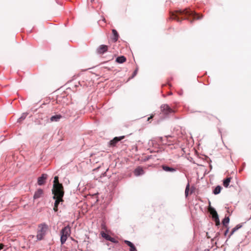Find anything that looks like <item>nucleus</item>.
Masks as SVG:
<instances>
[{
	"mask_svg": "<svg viewBox=\"0 0 251 251\" xmlns=\"http://www.w3.org/2000/svg\"><path fill=\"white\" fill-rule=\"evenodd\" d=\"M137 72H138V69L137 68V69H136L134 71V72H133V75H132V76L131 77V78H133V77H134V76L136 75V74H137Z\"/></svg>",
	"mask_w": 251,
	"mask_h": 251,
	"instance_id": "obj_26",
	"label": "nucleus"
},
{
	"mask_svg": "<svg viewBox=\"0 0 251 251\" xmlns=\"http://www.w3.org/2000/svg\"><path fill=\"white\" fill-rule=\"evenodd\" d=\"M231 177H226L225 180L223 181V185L227 188L229 184V183L231 181Z\"/></svg>",
	"mask_w": 251,
	"mask_h": 251,
	"instance_id": "obj_16",
	"label": "nucleus"
},
{
	"mask_svg": "<svg viewBox=\"0 0 251 251\" xmlns=\"http://www.w3.org/2000/svg\"><path fill=\"white\" fill-rule=\"evenodd\" d=\"M4 245L2 243H0V250L3 249V247H4Z\"/></svg>",
	"mask_w": 251,
	"mask_h": 251,
	"instance_id": "obj_27",
	"label": "nucleus"
},
{
	"mask_svg": "<svg viewBox=\"0 0 251 251\" xmlns=\"http://www.w3.org/2000/svg\"><path fill=\"white\" fill-rule=\"evenodd\" d=\"M100 234L102 237L106 239L107 240L110 241L112 242H115V239L111 237L110 235L105 233L104 232L102 231L101 232Z\"/></svg>",
	"mask_w": 251,
	"mask_h": 251,
	"instance_id": "obj_10",
	"label": "nucleus"
},
{
	"mask_svg": "<svg viewBox=\"0 0 251 251\" xmlns=\"http://www.w3.org/2000/svg\"><path fill=\"white\" fill-rule=\"evenodd\" d=\"M189 184L188 183L186 187L185 191V194L186 197H187L189 195Z\"/></svg>",
	"mask_w": 251,
	"mask_h": 251,
	"instance_id": "obj_24",
	"label": "nucleus"
},
{
	"mask_svg": "<svg viewBox=\"0 0 251 251\" xmlns=\"http://www.w3.org/2000/svg\"><path fill=\"white\" fill-rule=\"evenodd\" d=\"M228 232V229H227L226 230V231H225V235H226Z\"/></svg>",
	"mask_w": 251,
	"mask_h": 251,
	"instance_id": "obj_29",
	"label": "nucleus"
},
{
	"mask_svg": "<svg viewBox=\"0 0 251 251\" xmlns=\"http://www.w3.org/2000/svg\"><path fill=\"white\" fill-rule=\"evenodd\" d=\"M162 169H163V170H164L165 171H166V172H174L176 171V169H175L174 168L170 167H168L167 166H163Z\"/></svg>",
	"mask_w": 251,
	"mask_h": 251,
	"instance_id": "obj_18",
	"label": "nucleus"
},
{
	"mask_svg": "<svg viewBox=\"0 0 251 251\" xmlns=\"http://www.w3.org/2000/svg\"><path fill=\"white\" fill-rule=\"evenodd\" d=\"M48 229V226L45 223L41 224L38 225L37 235L36 236V240L38 241L43 240L45 236L46 232Z\"/></svg>",
	"mask_w": 251,
	"mask_h": 251,
	"instance_id": "obj_2",
	"label": "nucleus"
},
{
	"mask_svg": "<svg viewBox=\"0 0 251 251\" xmlns=\"http://www.w3.org/2000/svg\"><path fill=\"white\" fill-rule=\"evenodd\" d=\"M202 17V15H200L189 8L178 10L170 13V18L178 22L184 20H188L192 23L194 21L201 19Z\"/></svg>",
	"mask_w": 251,
	"mask_h": 251,
	"instance_id": "obj_1",
	"label": "nucleus"
},
{
	"mask_svg": "<svg viewBox=\"0 0 251 251\" xmlns=\"http://www.w3.org/2000/svg\"><path fill=\"white\" fill-rule=\"evenodd\" d=\"M208 211L209 212L210 214L212 215L213 219L214 218H217V217L218 216V215L216 211L215 210V209L214 208H213L211 206H209L208 208Z\"/></svg>",
	"mask_w": 251,
	"mask_h": 251,
	"instance_id": "obj_13",
	"label": "nucleus"
},
{
	"mask_svg": "<svg viewBox=\"0 0 251 251\" xmlns=\"http://www.w3.org/2000/svg\"><path fill=\"white\" fill-rule=\"evenodd\" d=\"M32 238H34V236L32 235Z\"/></svg>",
	"mask_w": 251,
	"mask_h": 251,
	"instance_id": "obj_30",
	"label": "nucleus"
},
{
	"mask_svg": "<svg viewBox=\"0 0 251 251\" xmlns=\"http://www.w3.org/2000/svg\"><path fill=\"white\" fill-rule=\"evenodd\" d=\"M221 190V187L217 186L213 191V193L215 195L218 194L220 193Z\"/></svg>",
	"mask_w": 251,
	"mask_h": 251,
	"instance_id": "obj_21",
	"label": "nucleus"
},
{
	"mask_svg": "<svg viewBox=\"0 0 251 251\" xmlns=\"http://www.w3.org/2000/svg\"><path fill=\"white\" fill-rule=\"evenodd\" d=\"M108 49V46L101 45L97 49V52L99 54H102L106 52Z\"/></svg>",
	"mask_w": 251,
	"mask_h": 251,
	"instance_id": "obj_6",
	"label": "nucleus"
},
{
	"mask_svg": "<svg viewBox=\"0 0 251 251\" xmlns=\"http://www.w3.org/2000/svg\"><path fill=\"white\" fill-rule=\"evenodd\" d=\"M48 175L45 174L42 175L41 176L39 177L38 179V184L39 185H43L47 178Z\"/></svg>",
	"mask_w": 251,
	"mask_h": 251,
	"instance_id": "obj_8",
	"label": "nucleus"
},
{
	"mask_svg": "<svg viewBox=\"0 0 251 251\" xmlns=\"http://www.w3.org/2000/svg\"><path fill=\"white\" fill-rule=\"evenodd\" d=\"M125 138L124 136L120 137H116L110 141L109 144L111 146H115L117 143Z\"/></svg>",
	"mask_w": 251,
	"mask_h": 251,
	"instance_id": "obj_7",
	"label": "nucleus"
},
{
	"mask_svg": "<svg viewBox=\"0 0 251 251\" xmlns=\"http://www.w3.org/2000/svg\"><path fill=\"white\" fill-rule=\"evenodd\" d=\"M214 221L215 222L216 225V226L220 225V220H219V217L218 216V217H217V218H214Z\"/></svg>",
	"mask_w": 251,
	"mask_h": 251,
	"instance_id": "obj_25",
	"label": "nucleus"
},
{
	"mask_svg": "<svg viewBox=\"0 0 251 251\" xmlns=\"http://www.w3.org/2000/svg\"><path fill=\"white\" fill-rule=\"evenodd\" d=\"M126 58L124 56H121L116 58V61L119 63H123L126 61Z\"/></svg>",
	"mask_w": 251,
	"mask_h": 251,
	"instance_id": "obj_17",
	"label": "nucleus"
},
{
	"mask_svg": "<svg viewBox=\"0 0 251 251\" xmlns=\"http://www.w3.org/2000/svg\"><path fill=\"white\" fill-rule=\"evenodd\" d=\"M52 193L54 195L53 199L56 198H63L64 192L63 190V186L62 184H58V186H53V189L52 190Z\"/></svg>",
	"mask_w": 251,
	"mask_h": 251,
	"instance_id": "obj_3",
	"label": "nucleus"
},
{
	"mask_svg": "<svg viewBox=\"0 0 251 251\" xmlns=\"http://www.w3.org/2000/svg\"><path fill=\"white\" fill-rule=\"evenodd\" d=\"M241 226H242L240 225H237L235 227H234L232 229V230H231V231L229 236L230 237L231 235H232L236 231H237L238 229L241 228Z\"/></svg>",
	"mask_w": 251,
	"mask_h": 251,
	"instance_id": "obj_20",
	"label": "nucleus"
},
{
	"mask_svg": "<svg viewBox=\"0 0 251 251\" xmlns=\"http://www.w3.org/2000/svg\"><path fill=\"white\" fill-rule=\"evenodd\" d=\"M229 222V217H225L224 219L222 221V223L224 226H226V224H227Z\"/></svg>",
	"mask_w": 251,
	"mask_h": 251,
	"instance_id": "obj_23",
	"label": "nucleus"
},
{
	"mask_svg": "<svg viewBox=\"0 0 251 251\" xmlns=\"http://www.w3.org/2000/svg\"><path fill=\"white\" fill-rule=\"evenodd\" d=\"M58 184H62L59 182L58 177L56 176L54 177V181H53V186H58Z\"/></svg>",
	"mask_w": 251,
	"mask_h": 251,
	"instance_id": "obj_22",
	"label": "nucleus"
},
{
	"mask_svg": "<svg viewBox=\"0 0 251 251\" xmlns=\"http://www.w3.org/2000/svg\"><path fill=\"white\" fill-rule=\"evenodd\" d=\"M62 118V116L61 115H56L52 116L50 118V121L52 122H57Z\"/></svg>",
	"mask_w": 251,
	"mask_h": 251,
	"instance_id": "obj_19",
	"label": "nucleus"
},
{
	"mask_svg": "<svg viewBox=\"0 0 251 251\" xmlns=\"http://www.w3.org/2000/svg\"><path fill=\"white\" fill-rule=\"evenodd\" d=\"M112 32L113 35L112 40L114 42H116L119 38V34L115 29H112Z\"/></svg>",
	"mask_w": 251,
	"mask_h": 251,
	"instance_id": "obj_15",
	"label": "nucleus"
},
{
	"mask_svg": "<svg viewBox=\"0 0 251 251\" xmlns=\"http://www.w3.org/2000/svg\"><path fill=\"white\" fill-rule=\"evenodd\" d=\"M134 173L136 176H139L144 174V171L142 167H138L135 170Z\"/></svg>",
	"mask_w": 251,
	"mask_h": 251,
	"instance_id": "obj_11",
	"label": "nucleus"
},
{
	"mask_svg": "<svg viewBox=\"0 0 251 251\" xmlns=\"http://www.w3.org/2000/svg\"><path fill=\"white\" fill-rule=\"evenodd\" d=\"M71 230L69 226L64 227L61 230V242L62 244L65 243L68 237L71 235Z\"/></svg>",
	"mask_w": 251,
	"mask_h": 251,
	"instance_id": "obj_4",
	"label": "nucleus"
},
{
	"mask_svg": "<svg viewBox=\"0 0 251 251\" xmlns=\"http://www.w3.org/2000/svg\"><path fill=\"white\" fill-rule=\"evenodd\" d=\"M55 200L54 204V207L53 210L55 212H57L58 211V206L60 202L63 201V198H56L55 199H54Z\"/></svg>",
	"mask_w": 251,
	"mask_h": 251,
	"instance_id": "obj_9",
	"label": "nucleus"
},
{
	"mask_svg": "<svg viewBox=\"0 0 251 251\" xmlns=\"http://www.w3.org/2000/svg\"><path fill=\"white\" fill-rule=\"evenodd\" d=\"M162 112L165 115H168L175 112V110L172 109L168 105L163 104L161 107Z\"/></svg>",
	"mask_w": 251,
	"mask_h": 251,
	"instance_id": "obj_5",
	"label": "nucleus"
},
{
	"mask_svg": "<svg viewBox=\"0 0 251 251\" xmlns=\"http://www.w3.org/2000/svg\"><path fill=\"white\" fill-rule=\"evenodd\" d=\"M124 242L130 247V251H137L134 245L131 242L125 240Z\"/></svg>",
	"mask_w": 251,
	"mask_h": 251,
	"instance_id": "obj_14",
	"label": "nucleus"
},
{
	"mask_svg": "<svg viewBox=\"0 0 251 251\" xmlns=\"http://www.w3.org/2000/svg\"><path fill=\"white\" fill-rule=\"evenodd\" d=\"M153 117V115H151L150 117L148 118L147 121H149Z\"/></svg>",
	"mask_w": 251,
	"mask_h": 251,
	"instance_id": "obj_28",
	"label": "nucleus"
},
{
	"mask_svg": "<svg viewBox=\"0 0 251 251\" xmlns=\"http://www.w3.org/2000/svg\"><path fill=\"white\" fill-rule=\"evenodd\" d=\"M43 194V191L41 189H38L35 192L33 196L34 199L40 198Z\"/></svg>",
	"mask_w": 251,
	"mask_h": 251,
	"instance_id": "obj_12",
	"label": "nucleus"
}]
</instances>
